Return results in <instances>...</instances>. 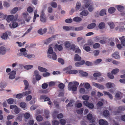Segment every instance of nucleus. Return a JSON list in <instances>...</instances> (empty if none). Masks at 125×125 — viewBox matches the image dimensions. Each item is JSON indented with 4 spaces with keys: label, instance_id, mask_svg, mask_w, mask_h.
Wrapping results in <instances>:
<instances>
[{
    "label": "nucleus",
    "instance_id": "obj_1",
    "mask_svg": "<svg viewBox=\"0 0 125 125\" xmlns=\"http://www.w3.org/2000/svg\"><path fill=\"white\" fill-rule=\"evenodd\" d=\"M18 15L16 14L14 17L13 15H10L8 16L7 18V20L8 22H10V21L13 22L16 21L18 18Z\"/></svg>",
    "mask_w": 125,
    "mask_h": 125
},
{
    "label": "nucleus",
    "instance_id": "obj_2",
    "mask_svg": "<svg viewBox=\"0 0 125 125\" xmlns=\"http://www.w3.org/2000/svg\"><path fill=\"white\" fill-rule=\"evenodd\" d=\"M45 8H45L43 10H42L40 16V21L43 22H44L46 21V18L45 16L44 13L45 10Z\"/></svg>",
    "mask_w": 125,
    "mask_h": 125
},
{
    "label": "nucleus",
    "instance_id": "obj_3",
    "mask_svg": "<svg viewBox=\"0 0 125 125\" xmlns=\"http://www.w3.org/2000/svg\"><path fill=\"white\" fill-rule=\"evenodd\" d=\"M125 25L123 22H121L120 23L119 26L116 27L115 29L116 31L119 29V31H122L125 30V28L124 27Z\"/></svg>",
    "mask_w": 125,
    "mask_h": 125
},
{
    "label": "nucleus",
    "instance_id": "obj_4",
    "mask_svg": "<svg viewBox=\"0 0 125 125\" xmlns=\"http://www.w3.org/2000/svg\"><path fill=\"white\" fill-rule=\"evenodd\" d=\"M83 104L85 106L88 107L90 109H93L94 107L93 104L91 103H89L87 101H84Z\"/></svg>",
    "mask_w": 125,
    "mask_h": 125
},
{
    "label": "nucleus",
    "instance_id": "obj_5",
    "mask_svg": "<svg viewBox=\"0 0 125 125\" xmlns=\"http://www.w3.org/2000/svg\"><path fill=\"white\" fill-rule=\"evenodd\" d=\"M83 3L85 7L87 8L90 4H93V2L91 0H84Z\"/></svg>",
    "mask_w": 125,
    "mask_h": 125
},
{
    "label": "nucleus",
    "instance_id": "obj_6",
    "mask_svg": "<svg viewBox=\"0 0 125 125\" xmlns=\"http://www.w3.org/2000/svg\"><path fill=\"white\" fill-rule=\"evenodd\" d=\"M93 85L97 88L103 90L104 89V87L102 85L95 82H92Z\"/></svg>",
    "mask_w": 125,
    "mask_h": 125
},
{
    "label": "nucleus",
    "instance_id": "obj_7",
    "mask_svg": "<svg viewBox=\"0 0 125 125\" xmlns=\"http://www.w3.org/2000/svg\"><path fill=\"white\" fill-rule=\"evenodd\" d=\"M23 16L25 18V20L27 22H29V21L31 17L29 16V14L27 12H25L23 13Z\"/></svg>",
    "mask_w": 125,
    "mask_h": 125
},
{
    "label": "nucleus",
    "instance_id": "obj_8",
    "mask_svg": "<svg viewBox=\"0 0 125 125\" xmlns=\"http://www.w3.org/2000/svg\"><path fill=\"white\" fill-rule=\"evenodd\" d=\"M16 72L15 71H12L9 73L10 75L9 78L10 79H13L15 77V75L16 74Z\"/></svg>",
    "mask_w": 125,
    "mask_h": 125
},
{
    "label": "nucleus",
    "instance_id": "obj_9",
    "mask_svg": "<svg viewBox=\"0 0 125 125\" xmlns=\"http://www.w3.org/2000/svg\"><path fill=\"white\" fill-rule=\"evenodd\" d=\"M112 57L117 59H119L120 57L119 52L117 51L113 53L112 55Z\"/></svg>",
    "mask_w": 125,
    "mask_h": 125
},
{
    "label": "nucleus",
    "instance_id": "obj_10",
    "mask_svg": "<svg viewBox=\"0 0 125 125\" xmlns=\"http://www.w3.org/2000/svg\"><path fill=\"white\" fill-rule=\"evenodd\" d=\"M87 118L90 122H94L95 121L94 119L93 118L92 115L91 114H89L87 115Z\"/></svg>",
    "mask_w": 125,
    "mask_h": 125
},
{
    "label": "nucleus",
    "instance_id": "obj_11",
    "mask_svg": "<svg viewBox=\"0 0 125 125\" xmlns=\"http://www.w3.org/2000/svg\"><path fill=\"white\" fill-rule=\"evenodd\" d=\"M53 52H53L52 48V47H49L48 49V57L49 58H51L52 57V54Z\"/></svg>",
    "mask_w": 125,
    "mask_h": 125
},
{
    "label": "nucleus",
    "instance_id": "obj_12",
    "mask_svg": "<svg viewBox=\"0 0 125 125\" xmlns=\"http://www.w3.org/2000/svg\"><path fill=\"white\" fill-rule=\"evenodd\" d=\"M99 124L100 125H108L107 121H104L103 119H101L99 121Z\"/></svg>",
    "mask_w": 125,
    "mask_h": 125
},
{
    "label": "nucleus",
    "instance_id": "obj_13",
    "mask_svg": "<svg viewBox=\"0 0 125 125\" xmlns=\"http://www.w3.org/2000/svg\"><path fill=\"white\" fill-rule=\"evenodd\" d=\"M6 52V49L3 46L0 47V53L2 55H4Z\"/></svg>",
    "mask_w": 125,
    "mask_h": 125
},
{
    "label": "nucleus",
    "instance_id": "obj_14",
    "mask_svg": "<svg viewBox=\"0 0 125 125\" xmlns=\"http://www.w3.org/2000/svg\"><path fill=\"white\" fill-rule=\"evenodd\" d=\"M20 107L24 110L27 108V105L26 103L24 102H21L20 104Z\"/></svg>",
    "mask_w": 125,
    "mask_h": 125
},
{
    "label": "nucleus",
    "instance_id": "obj_15",
    "mask_svg": "<svg viewBox=\"0 0 125 125\" xmlns=\"http://www.w3.org/2000/svg\"><path fill=\"white\" fill-rule=\"evenodd\" d=\"M115 98L117 100L121 99L122 98V93L120 92L116 93L115 95Z\"/></svg>",
    "mask_w": 125,
    "mask_h": 125
},
{
    "label": "nucleus",
    "instance_id": "obj_16",
    "mask_svg": "<svg viewBox=\"0 0 125 125\" xmlns=\"http://www.w3.org/2000/svg\"><path fill=\"white\" fill-rule=\"evenodd\" d=\"M12 24H10L9 26L10 28H15L18 26V23L15 22H13Z\"/></svg>",
    "mask_w": 125,
    "mask_h": 125
},
{
    "label": "nucleus",
    "instance_id": "obj_17",
    "mask_svg": "<svg viewBox=\"0 0 125 125\" xmlns=\"http://www.w3.org/2000/svg\"><path fill=\"white\" fill-rule=\"evenodd\" d=\"M103 92L104 94V95H107L108 96L109 98H110V99L111 100L113 99V96L112 94H110L109 93L104 91H103Z\"/></svg>",
    "mask_w": 125,
    "mask_h": 125
},
{
    "label": "nucleus",
    "instance_id": "obj_18",
    "mask_svg": "<svg viewBox=\"0 0 125 125\" xmlns=\"http://www.w3.org/2000/svg\"><path fill=\"white\" fill-rule=\"evenodd\" d=\"M124 36H122L119 38V39L121 41V44L124 46H125V38Z\"/></svg>",
    "mask_w": 125,
    "mask_h": 125
},
{
    "label": "nucleus",
    "instance_id": "obj_19",
    "mask_svg": "<svg viewBox=\"0 0 125 125\" xmlns=\"http://www.w3.org/2000/svg\"><path fill=\"white\" fill-rule=\"evenodd\" d=\"M81 59V57L77 54H75L74 58V60L75 61H79Z\"/></svg>",
    "mask_w": 125,
    "mask_h": 125
},
{
    "label": "nucleus",
    "instance_id": "obj_20",
    "mask_svg": "<svg viewBox=\"0 0 125 125\" xmlns=\"http://www.w3.org/2000/svg\"><path fill=\"white\" fill-rule=\"evenodd\" d=\"M96 26V24L94 23H92L88 25L87 28L89 29H91L94 28Z\"/></svg>",
    "mask_w": 125,
    "mask_h": 125
},
{
    "label": "nucleus",
    "instance_id": "obj_21",
    "mask_svg": "<svg viewBox=\"0 0 125 125\" xmlns=\"http://www.w3.org/2000/svg\"><path fill=\"white\" fill-rule=\"evenodd\" d=\"M38 69L41 72H45L48 71V70L47 69L41 66H38Z\"/></svg>",
    "mask_w": 125,
    "mask_h": 125
},
{
    "label": "nucleus",
    "instance_id": "obj_22",
    "mask_svg": "<svg viewBox=\"0 0 125 125\" xmlns=\"http://www.w3.org/2000/svg\"><path fill=\"white\" fill-rule=\"evenodd\" d=\"M85 63L84 60H83L80 62H77L75 64V65L77 67H79L80 65L84 64Z\"/></svg>",
    "mask_w": 125,
    "mask_h": 125
},
{
    "label": "nucleus",
    "instance_id": "obj_23",
    "mask_svg": "<svg viewBox=\"0 0 125 125\" xmlns=\"http://www.w3.org/2000/svg\"><path fill=\"white\" fill-rule=\"evenodd\" d=\"M115 8L114 7H110L108 10V12L110 14H112L115 12Z\"/></svg>",
    "mask_w": 125,
    "mask_h": 125
},
{
    "label": "nucleus",
    "instance_id": "obj_24",
    "mask_svg": "<svg viewBox=\"0 0 125 125\" xmlns=\"http://www.w3.org/2000/svg\"><path fill=\"white\" fill-rule=\"evenodd\" d=\"M23 82L25 85L24 89L25 90L27 89L29 87V83L27 81L24 80L23 81Z\"/></svg>",
    "mask_w": 125,
    "mask_h": 125
},
{
    "label": "nucleus",
    "instance_id": "obj_25",
    "mask_svg": "<svg viewBox=\"0 0 125 125\" xmlns=\"http://www.w3.org/2000/svg\"><path fill=\"white\" fill-rule=\"evenodd\" d=\"M89 14V12L87 11L83 10L80 13L81 15L83 16H86Z\"/></svg>",
    "mask_w": 125,
    "mask_h": 125
},
{
    "label": "nucleus",
    "instance_id": "obj_26",
    "mask_svg": "<svg viewBox=\"0 0 125 125\" xmlns=\"http://www.w3.org/2000/svg\"><path fill=\"white\" fill-rule=\"evenodd\" d=\"M117 10L120 12L123 11L124 10V7L121 5H118L116 6Z\"/></svg>",
    "mask_w": 125,
    "mask_h": 125
},
{
    "label": "nucleus",
    "instance_id": "obj_27",
    "mask_svg": "<svg viewBox=\"0 0 125 125\" xmlns=\"http://www.w3.org/2000/svg\"><path fill=\"white\" fill-rule=\"evenodd\" d=\"M77 88L76 86H69L68 87V89L69 90H72L73 91H75L77 90Z\"/></svg>",
    "mask_w": 125,
    "mask_h": 125
},
{
    "label": "nucleus",
    "instance_id": "obj_28",
    "mask_svg": "<svg viewBox=\"0 0 125 125\" xmlns=\"http://www.w3.org/2000/svg\"><path fill=\"white\" fill-rule=\"evenodd\" d=\"M6 83L4 82H1L0 83V87L1 89L5 87L7 85Z\"/></svg>",
    "mask_w": 125,
    "mask_h": 125
},
{
    "label": "nucleus",
    "instance_id": "obj_29",
    "mask_svg": "<svg viewBox=\"0 0 125 125\" xmlns=\"http://www.w3.org/2000/svg\"><path fill=\"white\" fill-rule=\"evenodd\" d=\"M24 69L26 70H28L31 69L33 67V66L31 65H27L23 66Z\"/></svg>",
    "mask_w": 125,
    "mask_h": 125
},
{
    "label": "nucleus",
    "instance_id": "obj_30",
    "mask_svg": "<svg viewBox=\"0 0 125 125\" xmlns=\"http://www.w3.org/2000/svg\"><path fill=\"white\" fill-rule=\"evenodd\" d=\"M119 71V70L118 68H115L113 69L111 71L112 73L114 74H115L117 73Z\"/></svg>",
    "mask_w": 125,
    "mask_h": 125
},
{
    "label": "nucleus",
    "instance_id": "obj_31",
    "mask_svg": "<svg viewBox=\"0 0 125 125\" xmlns=\"http://www.w3.org/2000/svg\"><path fill=\"white\" fill-rule=\"evenodd\" d=\"M82 19L80 17H74L73 19V20L75 22H79L81 21Z\"/></svg>",
    "mask_w": 125,
    "mask_h": 125
},
{
    "label": "nucleus",
    "instance_id": "obj_32",
    "mask_svg": "<svg viewBox=\"0 0 125 125\" xmlns=\"http://www.w3.org/2000/svg\"><path fill=\"white\" fill-rule=\"evenodd\" d=\"M105 24L103 22L100 23L99 25V28L100 29H103L105 27Z\"/></svg>",
    "mask_w": 125,
    "mask_h": 125
},
{
    "label": "nucleus",
    "instance_id": "obj_33",
    "mask_svg": "<svg viewBox=\"0 0 125 125\" xmlns=\"http://www.w3.org/2000/svg\"><path fill=\"white\" fill-rule=\"evenodd\" d=\"M79 72L82 75L84 76H87L88 74V73L83 72V71L81 70H79Z\"/></svg>",
    "mask_w": 125,
    "mask_h": 125
},
{
    "label": "nucleus",
    "instance_id": "obj_34",
    "mask_svg": "<svg viewBox=\"0 0 125 125\" xmlns=\"http://www.w3.org/2000/svg\"><path fill=\"white\" fill-rule=\"evenodd\" d=\"M18 10V8L17 7H15L11 10L10 13L12 14H14L16 13Z\"/></svg>",
    "mask_w": 125,
    "mask_h": 125
},
{
    "label": "nucleus",
    "instance_id": "obj_35",
    "mask_svg": "<svg viewBox=\"0 0 125 125\" xmlns=\"http://www.w3.org/2000/svg\"><path fill=\"white\" fill-rule=\"evenodd\" d=\"M105 14H106V10L105 9L101 10L99 13V14L101 16H103Z\"/></svg>",
    "mask_w": 125,
    "mask_h": 125
},
{
    "label": "nucleus",
    "instance_id": "obj_36",
    "mask_svg": "<svg viewBox=\"0 0 125 125\" xmlns=\"http://www.w3.org/2000/svg\"><path fill=\"white\" fill-rule=\"evenodd\" d=\"M114 84L111 83H108L106 84V85L107 88H110L114 86Z\"/></svg>",
    "mask_w": 125,
    "mask_h": 125
},
{
    "label": "nucleus",
    "instance_id": "obj_37",
    "mask_svg": "<svg viewBox=\"0 0 125 125\" xmlns=\"http://www.w3.org/2000/svg\"><path fill=\"white\" fill-rule=\"evenodd\" d=\"M55 46L57 49L60 51L62 50L63 49V47L61 45L56 44L55 45Z\"/></svg>",
    "mask_w": 125,
    "mask_h": 125
},
{
    "label": "nucleus",
    "instance_id": "obj_38",
    "mask_svg": "<svg viewBox=\"0 0 125 125\" xmlns=\"http://www.w3.org/2000/svg\"><path fill=\"white\" fill-rule=\"evenodd\" d=\"M51 6L54 8H56L57 7V4L55 2L52 1L50 3Z\"/></svg>",
    "mask_w": 125,
    "mask_h": 125
},
{
    "label": "nucleus",
    "instance_id": "obj_39",
    "mask_svg": "<svg viewBox=\"0 0 125 125\" xmlns=\"http://www.w3.org/2000/svg\"><path fill=\"white\" fill-rule=\"evenodd\" d=\"M68 72L69 74H75L78 72V71L76 70H73L68 71Z\"/></svg>",
    "mask_w": 125,
    "mask_h": 125
},
{
    "label": "nucleus",
    "instance_id": "obj_40",
    "mask_svg": "<svg viewBox=\"0 0 125 125\" xmlns=\"http://www.w3.org/2000/svg\"><path fill=\"white\" fill-rule=\"evenodd\" d=\"M52 58L54 60H56L57 59V56L55 52H53L52 54V57L49 58Z\"/></svg>",
    "mask_w": 125,
    "mask_h": 125
},
{
    "label": "nucleus",
    "instance_id": "obj_41",
    "mask_svg": "<svg viewBox=\"0 0 125 125\" xmlns=\"http://www.w3.org/2000/svg\"><path fill=\"white\" fill-rule=\"evenodd\" d=\"M26 57L29 59L32 58H34L35 57V56L33 54H27Z\"/></svg>",
    "mask_w": 125,
    "mask_h": 125
},
{
    "label": "nucleus",
    "instance_id": "obj_42",
    "mask_svg": "<svg viewBox=\"0 0 125 125\" xmlns=\"http://www.w3.org/2000/svg\"><path fill=\"white\" fill-rule=\"evenodd\" d=\"M33 27L32 26H31L30 28L27 30V31L25 33L24 35L22 36V37L24 36L26 34L29 33L31 32V31Z\"/></svg>",
    "mask_w": 125,
    "mask_h": 125
},
{
    "label": "nucleus",
    "instance_id": "obj_43",
    "mask_svg": "<svg viewBox=\"0 0 125 125\" xmlns=\"http://www.w3.org/2000/svg\"><path fill=\"white\" fill-rule=\"evenodd\" d=\"M118 110L121 111L125 110V106H122L118 107Z\"/></svg>",
    "mask_w": 125,
    "mask_h": 125
},
{
    "label": "nucleus",
    "instance_id": "obj_44",
    "mask_svg": "<svg viewBox=\"0 0 125 125\" xmlns=\"http://www.w3.org/2000/svg\"><path fill=\"white\" fill-rule=\"evenodd\" d=\"M8 34L6 32L5 33L3 34L1 36V38L3 39H6L8 37Z\"/></svg>",
    "mask_w": 125,
    "mask_h": 125
},
{
    "label": "nucleus",
    "instance_id": "obj_45",
    "mask_svg": "<svg viewBox=\"0 0 125 125\" xmlns=\"http://www.w3.org/2000/svg\"><path fill=\"white\" fill-rule=\"evenodd\" d=\"M88 7V10L90 12L92 11L94 9V6L93 5H91L89 6Z\"/></svg>",
    "mask_w": 125,
    "mask_h": 125
},
{
    "label": "nucleus",
    "instance_id": "obj_46",
    "mask_svg": "<svg viewBox=\"0 0 125 125\" xmlns=\"http://www.w3.org/2000/svg\"><path fill=\"white\" fill-rule=\"evenodd\" d=\"M81 6V4L80 2H77L76 6V9L77 10H78L80 8Z\"/></svg>",
    "mask_w": 125,
    "mask_h": 125
},
{
    "label": "nucleus",
    "instance_id": "obj_47",
    "mask_svg": "<svg viewBox=\"0 0 125 125\" xmlns=\"http://www.w3.org/2000/svg\"><path fill=\"white\" fill-rule=\"evenodd\" d=\"M108 24L110 26V28L111 29H113L115 27V25L113 22H109L108 23Z\"/></svg>",
    "mask_w": 125,
    "mask_h": 125
},
{
    "label": "nucleus",
    "instance_id": "obj_48",
    "mask_svg": "<svg viewBox=\"0 0 125 125\" xmlns=\"http://www.w3.org/2000/svg\"><path fill=\"white\" fill-rule=\"evenodd\" d=\"M64 45L66 48H69L70 46V44L68 41H66L64 43Z\"/></svg>",
    "mask_w": 125,
    "mask_h": 125
},
{
    "label": "nucleus",
    "instance_id": "obj_49",
    "mask_svg": "<svg viewBox=\"0 0 125 125\" xmlns=\"http://www.w3.org/2000/svg\"><path fill=\"white\" fill-rule=\"evenodd\" d=\"M74 101L73 100H70L68 104L66 106L67 107L68 106H72L73 105V103Z\"/></svg>",
    "mask_w": 125,
    "mask_h": 125
},
{
    "label": "nucleus",
    "instance_id": "obj_50",
    "mask_svg": "<svg viewBox=\"0 0 125 125\" xmlns=\"http://www.w3.org/2000/svg\"><path fill=\"white\" fill-rule=\"evenodd\" d=\"M82 98L84 100L87 101L89 100V97L87 95H84L82 96Z\"/></svg>",
    "mask_w": 125,
    "mask_h": 125
},
{
    "label": "nucleus",
    "instance_id": "obj_51",
    "mask_svg": "<svg viewBox=\"0 0 125 125\" xmlns=\"http://www.w3.org/2000/svg\"><path fill=\"white\" fill-rule=\"evenodd\" d=\"M52 38H50L47 39L44 42L45 44H47L52 40Z\"/></svg>",
    "mask_w": 125,
    "mask_h": 125
},
{
    "label": "nucleus",
    "instance_id": "obj_52",
    "mask_svg": "<svg viewBox=\"0 0 125 125\" xmlns=\"http://www.w3.org/2000/svg\"><path fill=\"white\" fill-rule=\"evenodd\" d=\"M42 117L40 115H39L36 117V120L39 122L43 120Z\"/></svg>",
    "mask_w": 125,
    "mask_h": 125
},
{
    "label": "nucleus",
    "instance_id": "obj_53",
    "mask_svg": "<svg viewBox=\"0 0 125 125\" xmlns=\"http://www.w3.org/2000/svg\"><path fill=\"white\" fill-rule=\"evenodd\" d=\"M107 76L110 79H113L114 78V75L111 73H108L107 74Z\"/></svg>",
    "mask_w": 125,
    "mask_h": 125
},
{
    "label": "nucleus",
    "instance_id": "obj_54",
    "mask_svg": "<svg viewBox=\"0 0 125 125\" xmlns=\"http://www.w3.org/2000/svg\"><path fill=\"white\" fill-rule=\"evenodd\" d=\"M109 114V112L107 110L104 111L103 113V115H104L105 116H108Z\"/></svg>",
    "mask_w": 125,
    "mask_h": 125
},
{
    "label": "nucleus",
    "instance_id": "obj_55",
    "mask_svg": "<svg viewBox=\"0 0 125 125\" xmlns=\"http://www.w3.org/2000/svg\"><path fill=\"white\" fill-rule=\"evenodd\" d=\"M99 51L98 50L94 51L93 52L94 55L95 56H97L99 54Z\"/></svg>",
    "mask_w": 125,
    "mask_h": 125
},
{
    "label": "nucleus",
    "instance_id": "obj_56",
    "mask_svg": "<svg viewBox=\"0 0 125 125\" xmlns=\"http://www.w3.org/2000/svg\"><path fill=\"white\" fill-rule=\"evenodd\" d=\"M49 112L48 110H45L44 111V114H45L46 117L47 118H48L49 116Z\"/></svg>",
    "mask_w": 125,
    "mask_h": 125
},
{
    "label": "nucleus",
    "instance_id": "obj_57",
    "mask_svg": "<svg viewBox=\"0 0 125 125\" xmlns=\"http://www.w3.org/2000/svg\"><path fill=\"white\" fill-rule=\"evenodd\" d=\"M14 100L13 99L10 98L8 99L7 100V102L9 104H12L13 102L14 101Z\"/></svg>",
    "mask_w": 125,
    "mask_h": 125
},
{
    "label": "nucleus",
    "instance_id": "obj_58",
    "mask_svg": "<svg viewBox=\"0 0 125 125\" xmlns=\"http://www.w3.org/2000/svg\"><path fill=\"white\" fill-rule=\"evenodd\" d=\"M83 29V27L82 26H80L75 28V31H81Z\"/></svg>",
    "mask_w": 125,
    "mask_h": 125
},
{
    "label": "nucleus",
    "instance_id": "obj_59",
    "mask_svg": "<svg viewBox=\"0 0 125 125\" xmlns=\"http://www.w3.org/2000/svg\"><path fill=\"white\" fill-rule=\"evenodd\" d=\"M100 46V45L98 43H96L93 45V47L95 49L99 47Z\"/></svg>",
    "mask_w": 125,
    "mask_h": 125
},
{
    "label": "nucleus",
    "instance_id": "obj_60",
    "mask_svg": "<svg viewBox=\"0 0 125 125\" xmlns=\"http://www.w3.org/2000/svg\"><path fill=\"white\" fill-rule=\"evenodd\" d=\"M121 113V112L119 110L116 111H114L113 112V114L115 115H117Z\"/></svg>",
    "mask_w": 125,
    "mask_h": 125
},
{
    "label": "nucleus",
    "instance_id": "obj_61",
    "mask_svg": "<svg viewBox=\"0 0 125 125\" xmlns=\"http://www.w3.org/2000/svg\"><path fill=\"white\" fill-rule=\"evenodd\" d=\"M59 122L56 120H53L52 121V124L53 125H58Z\"/></svg>",
    "mask_w": 125,
    "mask_h": 125
},
{
    "label": "nucleus",
    "instance_id": "obj_62",
    "mask_svg": "<svg viewBox=\"0 0 125 125\" xmlns=\"http://www.w3.org/2000/svg\"><path fill=\"white\" fill-rule=\"evenodd\" d=\"M58 61L60 63L62 64H64V60L61 58H59L58 59Z\"/></svg>",
    "mask_w": 125,
    "mask_h": 125
},
{
    "label": "nucleus",
    "instance_id": "obj_63",
    "mask_svg": "<svg viewBox=\"0 0 125 125\" xmlns=\"http://www.w3.org/2000/svg\"><path fill=\"white\" fill-rule=\"evenodd\" d=\"M17 119L19 121H21L22 120V115L21 114H20L17 115Z\"/></svg>",
    "mask_w": 125,
    "mask_h": 125
},
{
    "label": "nucleus",
    "instance_id": "obj_64",
    "mask_svg": "<svg viewBox=\"0 0 125 125\" xmlns=\"http://www.w3.org/2000/svg\"><path fill=\"white\" fill-rule=\"evenodd\" d=\"M41 124V125H51L50 123L48 121L44 122Z\"/></svg>",
    "mask_w": 125,
    "mask_h": 125
}]
</instances>
